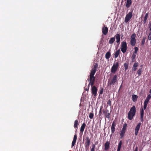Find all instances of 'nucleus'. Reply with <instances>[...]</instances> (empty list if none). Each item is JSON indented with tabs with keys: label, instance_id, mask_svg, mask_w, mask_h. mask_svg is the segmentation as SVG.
Returning <instances> with one entry per match:
<instances>
[{
	"label": "nucleus",
	"instance_id": "35",
	"mask_svg": "<svg viewBox=\"0 0 151 151\" xmlns=\"http://www.w3.org/2000/svg\"><path fill=\"white\" fill-rule=\"evenodd\" d=\"M138 48L137 47H135V48H134V50H134V52L136 54L137 53V51H138Z\"/></svg>",
	"mask_w": 151,
	"mask_h": 151
},
{
	"label": "nucleus",
	"instance_id": "29",
	"mask_svg": "<svg viewBox=\"0 0 151 151\" xmlns=\"http://www.w3.org/2000/svg\"><path fill=\"white\" fill-rule=\"evenodd\" d=\"M95 145L94 144H93L92 145V148L91 149V151H94L95 149Z\"/></svg>",
	"mask_w": 151,
	"mask_h": 151
},
{
	"label": "nucleus",
	"instance_id": "14",
	"mask_svg": "<svg viewBox=\"0 0 151 151\" xmlns=\"http://www.w3.org/2000/svg\"><path fill=\"white\" fill-rule=\"evenodd\" d=\"M132 3L131 0H127L126 6L127 8H129Z\"/></svg>",
	"mask_w": 151,
	"mask_h": 151
},
{
	"label": "nucleus",
	"instance_id": "2",
	"mask_svg": "<svg viewBox=\"0 0 151 151\" xmlns=\"http://www.w3.org/2000/svg\"><path fill=\"white\" fill-rule=\"evenodd\" d=\"M136 112L135 106H133L131 108L128 114V118L129 120H132L133 119L135 115Z\"/></svg>",
	"mask_w": 151,
	"mask_h": 151
},
{
	"label": "nucleus",
	"instance_id": "9",
	"mask_svg": "<svg viewBox=\"0 0 151 151\" xmlns=\"http://www.w3.org/2000/svg\"><path fill=\"white\" fill-rule=\"evenodd\" d=\"M90 143V139L88 137H87L86 138V141L84 145L86 149L87 150L88 149V147Z\"/></svg>",
	"mask_w": 151,
	"mask_h": 151
},
{
	"label": "nucleus",
	"instance_id": "49",
	"mask_svg": "<svg viewBox=\"0 0 151 151\" xmlns=\"http://www.w3.org/2000/svg\"><path fill=\"white\" fill-rule=\"evenodd\" d=\"M150 55H151V54H150Z\"/></svg>",
	"mask_w": 151,
	"mask_h": 151
},
{
	"label": "nucleus",
	"instance_id": "3",
	"mask_svg": "<svg viewBox=\"0 0 151 151\" xmlns=\"http://www.w3.org/2000/svg\"><path fill=\"white\" fill-rule=\"evenodd\" d=\"M117 76L116 75H114L111 80H109L108 83V86L114 85V83L117 81Z\"/></svg>",
	"mask_w": 151,
	"mask_h": 151
},
{
	"label": "nucleus",
	"instance_id": "46",
	"mask_svg": "<svg viewBox=\"0 0 151 151\" xmlns=\"http://www.w3.org/2000/svg\"><path fill=\"white\" fill-rule=\"evenodd\" d=\"M89 85H89V84L88 85V89H89Z\"/></svg>",
	"mask_w": 151,
	"mask_h": 151
},
{
	"label": "nucleus",
	"instance_id": "1",
	"mask_svg": "<svg viewBox=\"0 0 151 151\" xmlns=\"http://www.w3.org/2000/svg\"><path fill=\"white\" fill-rule=\"evenodd\" d=\"M98 66V64L96 63L94 66L93 67L91 70V73L89 76V79H87L88 81H90L89 85H90L91 87H93L94 85L95 81V77L94 75L96 71V69Z\"/></svg>",
	"mask_w": 151,
	"mask_h": 151
},
{
	"label": "nucleus",
	"instance_id": "39",
	"mask_svg": "<svg viewBox=\"0 0 151 151\" xmlns=\"http://www.w3.org/2000/svg\"><path fill=\"white\" fill-rule=\"evenodd\" d=\"M136 55L134 54H133L132 55V58H133V59H134L135 58V56H136Z\"/></svg>",
	"mask_w": 151,
	"mask_h": 151
},
{
	"label": "nucleus",
	"instance_id": "26",
	"mask_svg": "<svg viewBox=\"0 0 151 151\" xmlns=\"http://www.w3.org/2000/svg\"><path fill=\"white\" fill-rule=\"evenodd\" d=\"M78 121L77 120H75L74 124V127L76 128L77 127V126L78 125Z\"/></svg>",
	"mask_w": 151,
	"mask_h": 151
},
{
	"label": "nucleus",
	"instance_id": "40",
	"mask_svg": "<svg viewBox=\"0 0 151 151\" xmlns=\"http://www.w3.org/2000/svg\"><path fill=\"white\" fill-rule=\"evenodd\" d=\"M132 69L133 70L135 71L137 69V68L133 67Z\"/></svg>",
	"mask_w": 151,
	"mask_h": 151
},
{
	"label": "nucleus",
	"instance_id": "27",
	"mask_svg": "<svg viewBox=\"0 0 151 151\" xmlns=\"http://www.w3.org/2000/svg\"><path fill=\"white\" fill-rule=\"evenodd\" d=\"M142 73V68H140L139 69L137 72V73L139 76Z\"/></svg>",
	"mask_w": 151,
	"mask_h": 151
},
{
	"label": "nucleus",
	"instance_id": "24",
	"mask_svg": "<svg viewBox=\"0 0 151 151\" xmlns=\"http://www.w3.org/2000/svg\"><path fill=\"white\" fill-rule=\"evenodd\" d=\"M148 15V13H147L145 14V17H144V19L143 20V22L144 24H145L147 20Z\"/></svg>",
	"mask_w": 151,
	"mask_h": 151
},
{
	"label": "nucleus",
	"instance_id": "45",
	"mask_svg": "<svg viewBox=\"0 0 151 151\" xmlns=\"http://www.w3.org/2000/svg\"><path fill=\"white\" fill-rule=\"evenodd\" d=\"M101 109H102V108H101L100 109V111H99V113H101Z\"/></svg>",
	"mask_w": 151,
	"mask_h": 151
},
{
	"label": "nucleus",
	"instance_id": "16",
	"mask_svg": "<svg viewBox=\"0 0 151 151\" xmlns=\"http://www.w3.org/2000/svg\"><path fill=\"white\" fill-rule=\"evenodd\" d=\"M149 100L148 99L146 98V99L145 100V101L144 106V109L145 110V109L146 108L147 105L148 104Z\"/></svg>",
	"mask_w": 151,
	"mask_h": 151
},
{
	"label": "nucleus",
	"instance_id": "36",
	"mask_svg": "<svg viewBox=\"0 0 151 151\" xmlns=\"http://www.w3.org/2000/svg\"><path fill=\"white\" fill-rule=\"evenodd\" d=\"M147 98V99H149V100H150V99L151 98V95H150V94H149L147 97L146 98Z\"/></svg>",
	"mask_w": 151,
	"mask_h": 151
},
{
	"label": "nucleus",
	"instance_id": "41",
	"mask_svg": "<svg viewBox=\"0 0 151 151\" xmlns=\"http://www.w3.org/2000/svg\"><path fill=\"white\" fill-rule=\"evenodd\" d=\"M132 69L133 70L135 71L137 69V68L133 67Z\"/></svg>",
	"mask_w": 151,
	"mask_h": 151
},
{
	"label": "nucleus",
	"instance_id": "33",
	"mask_svg": "<svg viewBox=\"0 0 151 151\" xmlns=\"http://www.w3.org/2000/svg\"><path fill=\"white\" fill-rule=\"evenodd\" d=\"M148 39L150 40H151V32H150L148 36Z\"/></svg>",
	"mask_w": 151,
	"mask_h": 151
},
{
	"label": "nucleus",
	"instance_id": "18",
	"mask_svg": "<svg viewBox=\"0 0 151 151\" xmlns=\"http://www.w3.org/2000/svg\"><path fill=\"white\" fill-rule=\"evenodd\" d=\"M86 124L85 123H83V124L82 125L80 129V131L81 132H83L85 128L86 127Z\"/></svg>",
	"mask_w": 151,
	"mask_h": 151
},
{
	"label": "nucleus",
	"instance_id": "21",
	"mask_svg": "<svg viewBox=\"0 0 151 151\" xmlns=\"http://www.w3.org/2000/svg\"><path fill=\"white\" fill-rule=\"evenodd\" d=\"M111 56V53L109 52H108L105 55V58L106 59H109Z\"/></svg>",
	"mask_w": 151,
	"mask_h": 151
},
{
	"label": "nucleus",
	"instance_id": "34",
	"mask_svg": "<svg viewBox=\"0 0 151 151\" xmlns=\"http://www.w3.org/2000/svg\"><path fill=\"white\" fill-rule=\"evenodd\" d=\"M144 113V111L143 109H142L141 111V112H140L141 116H143Z\"/></svg>",
	"mask_w": 151,
	"mask_h": 151
},
{
	"label": "nucleus",
	"instance_id": "30",
	"mask_svg": "<svg viewBox=\"0 0 151 151\" xmlns=\"http://www.w3.org/2000/svg\"><path fill=\"white\" fill-rule=\"evenodd\" d=\"M145 38L144 37L142 39V45H143L145 43Z\"/></svg>",
	"mask_w": 151,
	"mask_h": 151
},
{
	"label": "nucleus",
	"instance_id": "32",
	"mask_svg": "<svg viewBox=\"0 0 151 151\" xmlns=\"http://www.w3.org/2000/svg\"><path fill=\"white\" fill-rule=\"evenodd\" d=\"M138 63H135L134 65H133V67H136V68H137L138 65Z\"/></svg>",
	"mask_w": 151,
	"mask_h": 151
},
{
	"label": "nucleus",
	"instance_id": "13",
	"mask_svg": "<svg viewBox=\"0 0 151 151\" xmlns=\"http://www.w3.org/2000/svg\"><path fill=\"white\" fill-rule=\"evenodd\" d=\"M77 136L76 134H75L73 137V140L72 142L71 146L73 147L75 144L77 140Z\"/></svg>",
	"mask_w": 151,
	"mask_h": 151
},
{
	"label": "nucleus",
	"instance_id": "7",
	"mask_svg": "<svg viewBox=\"0 0 151 151\" xmlns=\"http://www.w3.org/2000/svg\"><path fill=\"white\" fill-rule=\"evenodd\" d=\"M119 66V63L117 62L114 63L111 69L112 73H114L116 71Z\"/></svg>",
	"mask_w": 151,
	"mask_h": 151
},
{
	"label": "nucleus",
	"instance_id": "5",
	"mask_svg": "<svg viewBox=\"0 0 151 151\" xmlns=\"http://www.w3.org/2000/svg\"><path fill=\"white\" fill-rule=\"evenodd\" d=\"M136 37V34H133L131 36L130 44L131 45L134 46L136 43V40L135 39Z\"/></svg>",
	"mask_w": 151,
	"mask_h": 151
},
{
	"label": "nucleus",
	"instance_id": "8",
	"mask_svg": "<svg viewBox=\"0 0 151 151\" xmlns=\"http://www.w3.org/2000/svg\"><path fill=\"white\" fill-rule=\"evenodd\" d=\"M127 126V124H125L123 126V127L122 129V131L120 133V135L121 136V138H122V137L124 136V134L125 133V132L126 129V127Z\"/></svg>",
	"mask_w": 151,
	"mask_h": 151
},
{
	"label": "nucleus",
	"instance_id": "4",
	"mask_svg": "<svg viewBox=\"0 0 151 151\" xmlns=\"http://www.w3.org/2000/svg\"><path fill=\"white\" fill-rule=\"evenodd\" d=\"M127 50V44L125 42H123L121 44V50L123 53L126 52Z\"/></svg>",
	"mask_w": 151,
	"mask_h": 151
},
{
	"label": "nucleus",
	"instance_id": "22",
	"mask_svg": "<svg viewBox=\"0 0 151 151\" xmlns=\"http://www.w3.org/2000/svg\"><path fill=\"white\" fill-rule=\"evenodd\" d=\"M115 37H111L110 39V40L109 41V43L110 44H112L115 41Z\"/></svg>",
	"mask_w": 151,
	"mask_h": 151
},
{
	"label": "nucleus",
	"instance_id": "20",
	"mask_svg": "<svg viewBox=\"0 0 151 151\" xmlns=\"http://www.w3.org/2000/svg\"><path fill=\"white\" fill-rule=\"evenodd\" d=\"M120 52V50H118L117 51H116L114 53V57L115 58H117L119 55V54Z\"/></svg>",
	"mask_w": 151,
	"mask_h": 151
},
{
	"label": "nucleus",
	"instance_id": "15",
	"mask_svg": "<svg viewBox=\"0 0 151 151\" xmlns=\"http://www.w3.org/2000/svg\"><path fill=\"white\" fill-rule=\"evenodd\" d=\"M110 143L108 141H107L104 144L105 150H107L109 147Z\"/></svg>",
	"mask_w": 151,
	"mask_h": 151
},
{
	"label": "nucleus",
	"instance_id": "28",
	"mask_svg": "<svg viewBox=\"0 0 151 151\" xmlns=\"http://www.w3.org/2000/svg\"><path fill=\"white\" fill-rule=\"evenodd\" d=\"M124 66L125 70H126L128 69V64L126 63H125L124 64Z\"/></svg>",
	"mask_w": 151,
	"mask_h": 151
},
{
	"label": "nucleus",
	"instance_id": "38",
	"mask_svg": "<svg viewBox=\"0 0 151 151\" xmlns=\"http://www.w3.org/2000/svg\"><path fill=\"white\" fill-rule=\"evenodd\" d=\"M143 116H141L140 120L141 121H142L143 120Z\"/></svg>",
	"mask_w": 151,
	"mask_h": 151
},
{
	"label": "nucleus",
	"instance_id": "44",
	"mask_svg": "<svg viewBox=\"0 0 151 151\" xmlns=\"http://www.w3.org/2000/svg\"><path fill=\"white\" fill-rule=\"evenodd\" d=\"M103 90H102L100 92V94H102V93H103Z\"/></svg>",
	"mask_w": 151,
	"mask_h": 151
},
{
	"label": "nucleus",
	"instance_id": "25",
	"mask_svg": "<svg viewBox=\"0 0 151 151\" xmlns=\"http://www.w3.org/2000/svg\"><path fill=\"white\" fill-rule=\"evenodd\" d=\"M122 145V142L121 141H120L118 144L117 151H120Z\"/></svg>",
	"mask_w": 151,
	"mask_h": 151
},
{
	"label": "nucleus",
	"instance_id": "37",
	"mask_svg": "<svg viewBox=\"0 0 151 151\" xmlns=\"http://www.w3.org/2000/svg\"><path fill=\"white\" fill-rule=\"evenodd\" d=\"M111 101H110L109 100L107 102V104L109 106H111Z\"/></svg>",
	"mask_w": 151,
	"mask_h": 151
},
{
	"label": "nucleus",
	"instance_id": "12",
	"mask_svg": "<svg viewBox=\"0 0 151 151\" xmlns=\"http://www.w3.org/2000/svg\"><path fill=\"white\" fill-rule=\"evenodd\" d=\"M141 125V124L139 123L136 126L135 129V134L136 135H137L138 132L139 131V129L140 127V126Z\"/></svg>",
	"mask_w": 151,
	"mask_h": 151
},
{
	"label": "nucleus",
	"instance_id": "19",
	"mask_svg": "<svg viewBox=\"0 0 151 151\" xmlns=\"http://www.w3.org/2000/svg\"><path fill=\"white\" fill-rule=\"evenodd\" d=\"M115 125L114 124V123H113L111 127V131L112 133H113L115 131Z\"/></svg>",
	"mask_w": 151,
	"mask_h": 151
},
{
	"label": "nucleus",
	"instance_id": "43",
	"mask_svg": "<svg viewBox=\"0 0 151 151\" xmlns=\"http://www.w3.org/2000/svg\"><path fill=\"white\" fill-rule=\"evenodd\" d=\"M137 147H136L134 151H137Z\"/></svg>",
	"mask_w": 151,
	"mask_h": 151
},
{
	"label": "nucleus",
	"instance_id": "11",
	"mask_svg": "<svg viewBox=\"0 0 151 151\" xmlns=\"http://www.w3.org/2000/svg\"><path fill=\"white\" fill-rule=\"evenodd\" d=\"M108 31V28L105 26L102 29V33L104 35H106L107 34Z\"/></svg>",
	"mask_w": 151,
	"mask_h": 151
},
{
	"label": "nucleus",
	"instance_id": "6",
	"mask_svg": "<svg viewBox=\"0 0 151 151\" xmlns=\"http://www.w3.org/2000/svg\"><path fill=\"white\" fill-rule=\"evenodd\" d=\"M132 12H130L127 14L125 17L124 22L127 23L130 19L132 18Z\"/></svg>",
	"mask_w": 151,
	"mask_h": 151
},
{
	"label": "nucleus",
	"instance_id": "31",
	"mask_svg": "<svg viewBox=\"0 0 151 151\" xmlns=\"http://www.w3.org/2000/svg\"><path fill=\"white\" fill-rule=\"evenodd\" d=\"M93 113H90V114L89 115V117L90 119H92L93 118Z\"/></svg>",
	"mask_w": 151,
	"mask_h": 151
},
{
	"label": "nucleus",
	"instance_id": "42",
	"mask_svg": "<svg viewBox=\"0 0 151 151\" xmlns=\"http://www.w3.org/2000/svg\"><path fill=\"white\" fill-rule=\"evenodd\" d=\"M109 113H108V114H106V117H107V118H109Z\"/></svg>",
	"mask_w": 151,
	"mask_h": 151
},
{
	"label": "nucleus",
	"instance_id": "10",
	"mask_svg": "<svg viewBox=\"0 0 151 151\" xmlns=\"http://www.w3.org/2000/svg\"><path fill=\"white\" fill-rule=\"evenodd\" d=\"M91 92L92 94L95 96H96L97 89L95 86H93L91 88Z\"/></svg>",
	"mask_w": 151,
	"mask_h": 151
},
{
	"label": "nucleus",
	"instance_id": "23",
	"mask_svg": "<svg viewBox=\"0 0 151 151\" xmlns=\"http://www.w3.org/2000/svg\"><path fill=\"white\" fill-rule=\"evenodd\" d=\"M138 96L135 95H133L132 96V101L134 102L136 101L137 100Z\"/></svg>",
	"mask_w": 151,
	"mask_h": 151
},
{
	"label": "nucleus",
	"instance_id": "17",
	"mask_svg": "<svg viewBox=\"0 0 151 151\" xmlns=\"http://www.w3.org/2000/svg\"><path fill=\"white\" fill-rule=\"evenodd\" d=\"M115 37L116 40V42L117 43L119 42L120 39L119 34H116L115 35Z\"/></svg>",
	"mask_w": 151,
	"mask_h": 151
},
{
	"label": "nucleus",
	"instance_id": "47",
	"mask_svg": "<svg viewBox=\"0 0 151 151\" xmlns=\"http://www.w3.org/2000/svg\"><path fill=\"white\" fill-rule=\"evenodd\" d=\"M150 93H151V89L150 90Z\"/></svg>",
	"mask_w": 151,
	"mask_h": 151
},
{
	"label": "nucleus",
	"instance_id": "48",
	"mask_svg": "<svg viewBox=\"0 0 151 151\" xmlns=\"http://www.w3.org/2000/svg\"><path fill=\"white\" fill-rule=\"evenodd\" d=\"M88 89H88H88H86V91H88Z\"/></svg>",
	"mask_w": 151,
	"mask_h": 151
}]
</instances>
